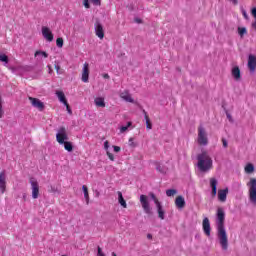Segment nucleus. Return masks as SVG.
I'll use <instances>...</instances> for the list:
<instances>
[{
  "label": "nucleus",
  "mask_w": 256,
  "mask_h": 256,
  "mask_svg": "<svg viewBox=\"0 0 256 256\" xmlns=\"http://www.w3.org/2000/svg\"><path fill=\"white\" fill-rule=\"evenodd\" d=\"M198 145L201 147H206L209 145V138L207 137V131L203 126L198 127V138H197Z\"/></svg>",
  "instance_id": "obj_3"
},
{
  "label": "nucleus",
  "mask_w": 256,
  "mask_h": 256,
  "mask_svg": "<svg viewBox=\"0 0 256 256\" xmlns=\"http://www.w3.org/2000/svg\"><path fill=\"white\" fill-rule=\"evenodd\" d=\"M94 104L96 107H105V98L103 97H97L94 99Z\"/></svg>",
  "instance_id": "obj_22"
},
{
  "label": "nucleus",
  "mask_w": 256,
  "mask_h": 256,
  "mask_svg": "<svg viewBox=\"0 0 256 256\" xmlns=\"http://www.w3.org/2000/svg\"><path fill=\"white\" fill-rule=\"evenodd\" d=\"M83 5L86 9H89L91 5L89 4V0H83Z\"/></svg>",
  "instance_id": "obj_38"
},
{
  "label": "nucleus",
  "mask_w": 256,
  "mask_h": 256,
  "mask_svg": "<svg viewBox=\"0 0 256 256\" xmlns=\"http://www.w3.org/2000/svg\"><path fill=\"white\" fill-rule=\"evenodd\" d=\"M150 197L153 199L155 205H157L158 217H161V202H159V199H157V196H155L153 193H150Z\"/></svg>",
  "instance_id": "obj_19"
},
{
  "label": "nucleus",
  "mask_w": 256,
  "mask_h": 256,
  "mask_svg": "<svg viewBox=\"0 0 256 256\" xmlns=\"http://www.w3.org/2000/svg\"><path fill=\"white\" fill-rule=\"evenodd\" d=\"M147 239H153V235L147 234Z\"/></svg>",
  "instance_id": "obj_48"
},
{
  "label": "nucleus",
  "mask_w": 256,
  "mask_h": 256,
  "mask_svg": "<svg viewBox=\"0 0 256 256\" xmlns=\"http://www.w3.org/2000/svg\"><path fill=\"white\" fill-rule=\"evenodd\" d=\"M140 203L142 208L144 209V212L147 213V215H150L151 213V206H149V199L147 198V195H141L140 196Z\"/></svg>",
  "instance_id": "obj_7"
},
{
  "label": "nucleus",
  "mask_w": 256,
  "mask_h": 256,
  "mask_svg": "<svg viewBox=\"0 0 256 256\" xmlns=\"http://www.w3.org/2000/svg\"><path fill=\"white\" fill-rule=\"evenodd\" d=\"M98 253L97 256H105V253H103V250L98 246Z\"/></svg>",
  "instance_id": "obj_40"
},
{
  "label": "nucleus",
  "mask_w": 256,
  "mask_h": 256,
  "mask_svg": "<svg viewBox=\"0 0 256 256\" xmlns=\"http://www.w3.org/2000/svg\"><path fill=\"white\" fill-rule=\"evenodd\" d=\"M129 146H130V147H137V144H135L133 138H129Z\"/></svg>",
  "instance_id": "obj_37"
},
{
  "label": "nucleus",
  "mask_w": 256,
  "mask_h": 256,
  "mask_svg": "<svg viewBox=\"0 0 256 256\" xmlns=\"http://www.w3.org/2000/svg\"><path fill=\"white\" fill-rule=\"evenodd\" d=\"M7 190V177L5 176V171L0 172V191L5 193Z\"/></svg>",
  "instance_id": "obj_10"
},
{
  "label": "nucleus",
  "mask_w": 256,
  "mask_h": 256,
  "mask_svg": "<svg viewBox=\"0 0 256 256\" xmlns=\"http://www.w3.org/2000/svg\"><path fill=\"white\" fill-rule=\"evenodd\" d=\"M227 195H229V188L218 190V201L225 203L227 201Z\"/></svg>",
  "instance_id": "obj_14"
},
{
  "label": "nucleus",
  "mask_w": 256,
  "mask_h": 256,
  "mask_svg": "<svg viewBox=\"0 0 256 256\" xmlns=\"http://www.w3.org/2000/svg\"><path fill=\"white\" fill-rule=\"evenodd\" d=\"M112 256H117V254L115 252H112Z\"/></svg>",
  "instance_id": "obj_50"
},
{
  "label": "nucleus",
  "mask_w": 256,
  "mask_h": 256,
  "mask_svg": "<svg viewBox=\"0 0 256 256\" xmlns=\"http://www.w3.org/2000/svg\"><path fill=\"white\" fill-rule=\"evenodd\" d=\"M227 117H228L229 121H233V118L231 117V114H227Z\"/></svg>",
  "instance_id": "obj_47"
},
{
  "label": "nucleus",
  "mask_w": 256,
  "mask_h": 256,
  "mask_svg": "<svg viewBox=\"0 0 256 256\" xmlns=\"http://www.w3.org/2000/svg\"><path fill=\"white\" fill-rule=\"evenodd\" d=\"M231 3H233V5H237V3H239L238 0H229Z\"/></svg>",
  "instance_id": "obj_45"
},
{
  "label": "nucleus",
  "mask_w": 256,
  "mask_h": 256,
  "mask_svg": "<svg viewBox=\"0 0 256 256\" xmlns=\"http://www.w3.org/2000/svg\"><path fill=\"white\" fill-rule=\"evenodd\" d=\"M113 149L115 153H119V151H121V147L119 146H113Z\"/></svg>",
  "instance_id": "obj_41"
},
{
  "label": "nucleus",
  "mask_w": 256,
  "mask_h": 256,
  "mask_svg": "<svg viewBox=\"0 0 256 256\" xmlns=\"http://www.w3.org/2000/svg\"><path fill=\"white\" fill-rule=\"evenodd\" d=\"M144 113V119L146 121V129H152L153 125L151 124V119H149V115L146 113V111H143Z\"/></svg>",
  "instance_id": "obj_24"
},
{
  "label": "nucleus",
  "mask_w": 256,
  "mask_h": 256,
  "mask_svg": "<svg viewBox=\"0 0 256 256\" xmlns=\"http://www.w3.org/2000/svg\"><path fill=\"white\" fill-rule=\"evenodd\" d=\"M161 219H163V211L161 212Z\"/></svg>",
  "instance_id": "obj_51"
},
{
  "label": "nucleus",
  "mask_w": 256,
  "mask_h": 256,
  "mask_svg": "<svg viewBox=\"0 0 256 256\" xmlns=\"http://www.w3.org/2000/svg\"><path fill=\"white\" fill-rule=\"evenodd\" d=\"M175 206L177 209H185V198H183V196L176 197Z\"/></svg>",
  "instance_id": "obj_18"
},
{
  "label": "nucleus",
  "mask_w": 256,
  "mask_h": 256,
  "mask_svg": "<svg viewBox=\"0 0 256 256\" xmlns=\"http://www.w3.org/2000/svg\"><path fill=\"white\" fill-rule=\"evenodd\" d=\"M63 43H64L63 38H57L56 45L57 47H59V49L63 47Z\"/></svg>",
  "instance_id": "obj_34"
},
{
  "label": "nucleus",
  "mask_w": 256,
  "mask_h": 256,
  "mask_svg": "<svg viewBox=\"0 0 256 256\" xmlns=\"http://www.w3.org/2000/svg\"><path fill=\"white\" fill-rule=\"evenodd\" d=\"M248 69L251 73H255L256 70V56L253 54H250L248 56Z\"/></svg>",
  "instance_id": "obj_11"
},
{
  "label": "nucleus",
  "mask_w": 256,
  "mask_h": 256,
  "mask_svg": "<svg viewBox=\"0 0 256 256\" xmlns=\"http://www.w3.org/2000/svg\"><path fill=\"white\" fill-rule=\"evenodd\" d=\"M0 61H2V63H9V56L5 54H0Z\"/></svg>",
  "instance_id": "obj_31"
},
{
  "label": "nucleus",
  "mask_w": 256,
  "mask_h": 256,
  "mask_svg": "<svg viewBox=\"0 0 256 256\" xmlns=\"http://www.w3.org/2000/svg\"><path fill=\"white\" fill-rule=\"evenodd\" d=\"M232 77H234L236 81H239V79H241V70L239 69V66H235L232 69Z\"/></svg>",
  "instance_id": "obj_20"
},
{
  "label": "nucleus",
  "mask_w": 256,
  "mask_h": 256,
  "mask_svg": "<svg viewBox=\"0 0 256 256\" xmlns=\"http://www.w3.org/2000/svg\"><path fill=\"white\" fill-rule=\"evenodd\" d=\"M210 187L212 189L211 196L216 197L217 196V179L215 178L210 179Z\"/></svg>",
  "instance_id": "obj_17"
},
{
  "label": "nucleus",
  "mask_w": 256,
  "mask_h": 256,
  "mask_svg": "<svg viewBox=\"0 0 256 256\" xmlns=\"http://www.w3.org/2000/svg\"><path fill=\"white\" fill-rule=\"evenodd\" d=\"M133 125L132 122H128L126 126H122L120 128V133H125V131H127V129H129V127H131Z\"/></svg>",
  "instance_id": "obj_32"
},
{
  "label": "nucleus",
  "mask_w": 256,
  "mask_h": 256,
  "mask_svg": "<svg viewBox=\"0 0 256 256\" xmlns=\"http://www.w3.org/2000/svg\"><path fill=\"white\" fill-rule=\"evenodd\" d=\"M104 149L107 151V149H109V141H105L104 142Z\"/></svg>",
  "instance_id": "obj_43"
},
{
  "label": "nucleus",
  "mask_w": 256,
  "mask_h": 256,
  "mask_svg": "<svg viewBox=\"0 0 256 256\" xmlns=\"http://www.w3.org/2000/svg\"><path fill=\"white\" fill-rule=\"evenodd\" d=\"M29 183L31 185L32 198L39 199V182L37 179L31 177Z\"/></svg>",
  "instance_id": "obj_6"
},
{
  "label": "nucleus",
  "mask_w": 256,
  "mask_h": 256,
  "mask_svg": "<svg viewBox=\"0 0 256 256\" xmlns=\"http://www.w3.org/2000/svg\"><path fill=\"white\" fill-rule=\"evenodd\" d=\"M56 141L59 145H63L65 141H69V134H67V128L61 126L56 134Z\"/></svg>",
  "instance_id": "obj_5"
},
{
  "label": "nucleus",
  "mask_w": 256,
  "mask_h": 256,
  "mask_svg": "<svg viewBox=\"0 0 256 256\" xmlns=\"http://www.w3.org/2000/svg\"><path fill=\"white\" fill-rule=\"evenodd\" d=\"M34 55L35 57H37V55H42V57H45L46 59L49 57V54H47L45 51H36Z\"/></svg>",
  "instance_id": "obj_33"
},
{
  "label": "nucleus",
  "mask_w": 256,
  "mask_h": 256,
  "mask_svg": "<svg viewBox=\"0 0 256 256\" xmlns=\"http://www.w3.org/2000/svg\"><path fill=\"white\" fill-rule=\"evenodd\" d=\"M197 161L198 169L202 173H207V171L213 169V159L209 156V153L206 150H203L197 155Z\"/></svg>",
  "instance_id": "obj_2"
},
{
  "label": "nucleus",
  "mask_w": 256,
  "mask_h": 256,
  "mask_svg": "<svg viewBox=\"0 0 256 256\" xmlns=\"http://www.w3.org/2000/svg\"><path fill=\"white\" fill-rule=\"evenodd\" d=\"M95 34L99 39H104L105 37V30H103V25L99 22L95 23Z\"/></svg>",
  "instance_id": "obj_15"
},
{
  "label": "nucleus",
  "mask_w": 256,
  "mask_h": 256,
  "mask_svg": "<svg viewBox=\"0 0 256 256\" xmlns=\"http://www.w3.org/2000/svg\"><path fill=\"white\" fill-rule=\"evenodd\" d=\"M94 5H101V0H91Z\"/></svg>",
  "instance_id": "obj_42"
},
{
  "label": "nucleus",
  "mask_w": 256,
  "mask_h": 256,
  "mask_svg": "<svg viewBox=\"0 0 256 256\" xmlns=\"http://www.w3.org/2000/svg\"><path fill=\"white\" fill-rule=\"evenodd\" d=\"M120 98L126 101L127 103H134L135 100H133V97L129 93V90H125L120 93Z\"/></svg>",
  "instance_id": "obj_16"
},
{
  "label": "nucleus",
  "mask_w": 256,
  "mask_h": 256,
  "mask_svg": "<svg viewBox=\"0 0 256 256\" xmlns=\"http://www.w3.org/2000/svg\"><path fill=\"white\" fill-rule=\"evenodd\" d=\"M245 173L251 174L255 172V166L252 163H248L244 168Z\"/></svg>",
  "instance_id": "obj_25"
},
{
  "label": "nucleus",
  "mask_w": 256,
  "mask_h": 256,
  "mask_svg": "<svg viewBox=\"0 0 256 256\" xmlns=\"http://www.w3.org/2000/svg\"><path fill=\"white\" fill-rule=\"evenodd\" d=\"M56 95L63 105H67V98L65 97V93L63 91H56Z\"/></svg>",
  "instance_id": "obj_21"
},
{
  "label": "nucleus",
  "mask_w": 256,
  "mask_h": 256,
  "mask_svg": "<svg viewBox=\"0 0 256 256\" xmlns=\"http://www.w3.org/2000/svg\"><path fill=\"white\" fill-rule=\"evenodd\" d=\"M247 187H249V201L250 203L256 205V178H251L247 183Z\"/></svg>",
  "instance_id": "obj_4"
},
{
  "label": "nucleus",
  "mask_w": 256,
  "mask_h": 256,
  "mask_svg": "<svg viewBox=\"0 0 256 256\" xmlns=\"http://www.w3.org/2000/svg\"><path fill=\"white\" fill-rule=\"evenodd\" d=\"M118 201L124 209H127V202L125 201V198H123V193H121V191H118Z\"/></svg>",
  "instance_id": "obj_23"
},
{
  "label": "nucleus",
  "mask_w": 256,
  "mask_h": 256,
  "mask_svg": "<svg viewBox=\"0 0 256 256\" xmlns=\"http://www.w3.org/2000/svg\"><path fill=\"white\" fill-rule=\"evenodd\" d=\"M32 107H35L36 109H39V111H43L45 109V104L39 100V98H33V97H28Z\"/></svg>",
  "instance_id": "obj_8"
},
{
  "label": "nucleus",
  "mask_w": 256,
  "mask_h": 256,
  "mask_svg": "<svg viewBox=\"0 0 256 256\" xmlns=\"http://www.w3.org/2000/svg\"><path fill=\"white\" fill-rule=\"evenodd\" d=\"M216 227L217 237L223 251L229 249V237L227 236V230H225V210L219 207L216 212Z\"/></svg>",
  "instance_id": "obj_1"
},
{
  "label": "nucleus",
  "mask_w": 256,
  "mask_h": 256,
  "mask_svg": "<svg viewBox=\"0 0 256 256\" xmlns=\"http://www.w3.org/2000/svg\"><path fill=\"white\" fill-rule=\"evenodd\" d=\"M107 157L110 159V161H115V156L111 152H107Z\"/></svg>",
  "instance_id": "obj_36"
},
{
  "label": "nucleus",
  "mask_w": 256,
  "mask_h": 256,
  "mask_svg": "<svg viewBox=\"0 0 256 256\" xmlns=\"http://www.w3.org/2000/svg\"><path fill=\"white\" fill-rule=\"evenodd\" d=\"M202 229L207 237H211V222L209 218H204L202 221Z\"/></svg>",
  "instance_id": "obj_9"
},
{
  "label": "nucleus",
  "mask_w": 256,
  "mask_h": 256,
  "mask_svg": "<svg viewBox=\"0 0 256 256\" xmlns=\"http://www.w3.org/2000/svg\"><path fill=\"white\" fill-rule=\"evenodd\" d=\"M3 115H5V111H3V98L0 95V119H3Z\"/></svg>",
  "instance_id": "obj_29"
},
{
  "label": "nucleus",
  "mask_w": 256,
  "mask_h": 256,
  "mask_svg": "<svg viewBox=\"0 0 256 256\" xmlns=\"http://www.w3.org/2000/svg\"><path fill=\"white\" fill-rule=\"evenodd\" d=\"M83 83H89V63L85 62L82 69Z\"/></svg>",
  "instance_id": "obj_13"
},
{
  "label": "nucleus",
  "mask_w": 256,
  "mask_h": 256,
  "mask_svg": "<svg viewBox=\"0 0 256 256\" xmlns=\"http://www.w3.org/2000/svg\"><path fill=\"white\" fill-rule=\"evenodd\" d=\"M245 19H247V12H243Z\"/></svg>",
  "instance_id": "obj_49"
},
{
  "label": "nucleus",
  "mask_w": 256,
  "mask_h": 256,
  "mask_svg": "<svg viewBox=\"0 0 256 256\" xmlns=\"http://www.w3.org/2000/svg\"><path fill=\"white\" fill-rule=\"evenodd\" d=\"M82 190H83V193H84L86 204L89 205V189L87 188V186L83 185Z\"/></svg>",
  "instance_id": "obj_26"
},
{
  "label": "nucleus",
  "mask_w": 256,
  "mask_h": 256,
  "mask_svg": "<svg viewBox=\"0 0 256 256\" xmlns=\"http://www.w3.org/2000/svg\"><path fill=\"white\" fill-rule=\"evenodd\" d=\"M66 107V111L69 115H73V110H71V106H69V102H66V104H64Z\"/></svg>",
  "instance_id": "obj_35"
},
{
  "label": "nucleus",
  "mask_w": 256,
  "mask_h": 256,
  "mask_svg": "<svg viewBox=\"0 0 256 256\" xmlns=\"http://www.w3.org/2000/svg\"><path fill=\"white\" fill-rule=\"evenodd\" d=\"M238 35H240V37H244L245 35H247V28L238 27Z\"/></svg>",
  "instance_id": "obj_28"
},
{
  "label": "nucleus",
  "mask_w": 256,
  "mask_h": 256,
  "mask_svg": "<svg viewBox=\"0 0 256 256\" xmlns=\"http://www.w3.org/2000/svg\"><path fill=\"white\" fill-rule=\"evenodd\" d=\"M62 145H64V149L66 151H68L69 153H71V151H73V143H71L69 141H65Z\"/></svg>",
  "instance_id": "obj_27"
},
{
  "label": "nucleus",
  "mask_w": 256,
  "mask_h": 256,
  "mask_svg": "<svg viewBox=\"0 0 256 256\" xmlns=\"http://www.w3.org/2000/svg\"><path fill=\"white\" fill-rule=\"evenodd\" d=\"M103 78L104 79H110V76H109V74H103Z\"/></svg>",
  "instance_id": "obj_46"
},
{
  "label": "nucleus",
  "mask_w": 256,
  "mask_h": 256,
  "mask_svg": "<svg viewBox=\"0 0 256 256\" xmlns=\"http://www.w3.org/2000/svg\"><path fill=\"white\" fill-rule=\"evenodd\" d=\"M177 193V191L175 189H168L166 191V195L167 197H175V194Z\"/></svg>",
  "instance_id": "obj_30"
},
{
  "label": "nucleus",
  "mask_w": 256,
  "mask_h": 256,
  "mask_svg": "<svg viewBox=\"0 0 256 256\" xmlns=\"http://www.w3.org/2000/svg\"><path fill=\"white\" fill-rule=\"evenodd\" d=\"M42 35L44 39H46V41H49L50 43L51 41H53V32H51V29H49V27L47 26L42 27Z\"/></svg>",
  "instance_id": "obj_12"
},
{
  "label": "nucleus",
  "mask_w": 256,
  "mask_h": 256,
  "mask_svg": "<svg viewBox=\"0 0 256 256\" xmlns=\"http://www.w3.org/2000/svg\"><path fill=\"white\" fill-rule=\"evenodd\" d=\"M252 15H253V17H254L255 20H256V8H253V9H252Z\"/></svg>",
  "instance_id": "obj_44"
},
{
  "label": "nucleus",
  "mask_w": 256,
  "mask_h": 256,
  "mask_svg": "<svg viewBox=\"0 0 256 256\" xmlns=\"http://www.w3.org/2000/svg\"><path fill=\"white\" fill-rule=\"evenodd\" d=\"M222 145L225 149L229 147V144L227 143V140L225 138H222Z\"/></svg>",
  "instance_id": "obj_39"
}]
</instances>
